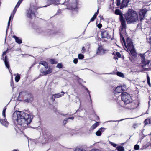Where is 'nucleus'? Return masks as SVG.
I'll return each mask as SVG.
<instances>
[{"instance_id": "nucleus-1", "label": "nucleus", "mask_w": 151, "mask_h": 151, "mask_svg": "<svg viewBox=\"0 0 151 151\" xmlns=\"http://www.w3.org/2000/svg\"><path fill=\"white\" fill-rule=\"evenodd\" d=\"M33 118L32 115L22 111L15 112L12 116L13 119L16 120L17 124L22 126L23 129L25 128L30 123Z\"/></svg>"}, {"instance_id": "nucleus-2", "label": "nucleus", "mask_w": 151, "mask_h": 151, "mask_svg": "<svg viewBox=\"0 0 151 151\" xmlns=\"http://www.w3.org/2000/svg\"><path fill=\"white\" fill-rule=\"evenodd\" d=\"M66 2L65 4L66 5L67 9H75L77 7L78 1L77 0H65ZM51 4H54L57 5L59 3V2H63L64 0H49Z\"/></svg>"}, {"instance_id": "nucleus-3", "label": "nucleus", "mask_w": 151, "mask_h": 151, "mask_svg": "<svg viewBox=\"0 0 151 151\" xmlns=\"http://www.w3.org/2000/svg\"><path fill=\"white\" fill-rule=\"evenodd\" d=\"M115 13L116 15H119L120 20L121 22V25L120 27V35L122 36V34H125L126 29V21L124 17V15L119 9H116L115 10Z\"/></svg>"}, {"instance_id": "nucleus-4", "label": "nucleus", "mask_w": 151, "mask_h": 151, "mask_svg": "<svg viewBox=\"0 0 151 151\" xmlns=\"http://www.w3.org/2000/svg\"><path fill=\"white\" fill-rule=\"evenodd\" d=\"M124 19L128 24H129L137 21L138 15L135 12H129L124 15Z\"/></svg>"}, {"instance_id": "nucleus-5", "label": "nucleus", "mask_w": 151, "mask_h": 151, "mask_svg": "<svg viewBox=\"0 0 151 151\" xmlns=\"http://www.w3.org/2000/svg\"><path fill=\"white\" fill-rule=\"evenodd\" d=\"M118 97L121 98L122 101L125 104H129L132 101V99L130 96L125 92L121 93V96H118Z\"/></svg>"}, {"instance_id": "nucleus-6", "label": "nucleus", "mask_w": 151, "mask_h": 151, "mask_svg": "<svg viewBox=\"0 0 151 151\" xmlns=\"http://www.w3.org/2000/svg\"><path fill=\"white\" fill-rule=\"evenodd\" d=\"M37 8L34 6H31L30 8L27 10L26 15L27 17L31 18L32 16H35V12Z\"/></svg>"}, {"instance_id": "nucleus-7", "label": "nucleus", "mask_w": 151, "mask_h": 151, "mask_svg": "<svg viewBox=\"0 0 151 151\" xmlns=\"http://www.w3.org/2000/svg\"><path fill=\"white\" fill-rule=\"evenodd\" d=\"M23 0H19L18 2L16 5L15 8H14V10L12 14H11L9 20V21L8 23V26L7 27V30H8V28L9 27L10 24V20L11 19V17L12 16L13 17L14 14L16 13L17 8L19 6L21 3L22 2ZM7 32V30H6V32Z\"/></svg>"}, {"instance_id": "nucleus-8", "label": "nucleus", "mask_w": 151, "mask_h": 151, "mask_svg": "<svg viewBox=\"0 0 151 151\" xmlns=\"http://www.w3.org/2000/svg\"><path fill=\"white\" fill-rule=\"evenodd\" d=\"M139 55L141 57L142 63V66L143 67L144 66H146L150 62V61L149 60H147L145 59V54H140Z\"/></svg>"}, {"instance_id": "nucleus-9", "label": "nucleus", "mask_w": 151, "mask_h": 151, "mask_svg": "<svg viewBox=\"0 0 151 151\" xmlns=\"http://www.w3.org/2000/svg\"><path fill=\"white\" fill-rule=\"evenodd\" d=\"M147 12V10L146 9H144L142 10H140L139 11V14L140 20L141 21L143 19Z\"/></svg>"}, {"instance_id": "nucleus-10", "label": "nucleus", "mask_w": 151, "mask_h": 151, "mask_svg": "<svg viewBox=\"0 0 151 151\" xmlns=\"http://www.w3.org/2000/svg\"><path fill=\"white\" fill-rule=\"evenodd\" d=\"M125 90V88L124 86H117L115 89V91L117 93H115V96H117V93H120L122 91H124Z\"/></svg>"}, {"instance_id": "nucleus-11", "label": "nucleus", "mask_w": 151, "mask_h": 151, "mask_svg": "<svg viewBox=\"0 0 151 151\" xmlns=\"http://www.w3.org/2000/svg\"><path fill=\"white\" fill-rule=\"evenodd\" d=\"M101 35L102 38H110V37L109 35V33L107 30H104L101 31Z\"/></svg>"}, {"instance_id": "nucleus-12", "label": "nucleus", "mask_w": 151, "mask_h": 151, "mask_svg": "<svg viewBox=\"0 0 151 151\" xmlns=\"http://www.w3.org/2000/svg\"><path fill=\"white\" fill-rule=\"evenodd\" d=\"M125 45L127 49H132L134 47V46L132 42L130 40H127V45L125 43Z\"/></svg>"}, {"instance_id": "nucleus-13", "label": "nucleus", "mask_w": 151, "mask_h": 151, "mask_svg": "<svg viewBox=\"0 0 151 151\" xmlns=\"http://www.w3.org/2000/svg\"><path fill=\"white\" fill-rule=\"evenodd\" d=\"M106 51L102 47L100 46L97 50L96 54L98 55H102L105 53Z\"/></svg>"}, {"instance_id": "nucleus-14", "label": "nucleus", "mask_w": 151, "mask_h": 151, "mask_svg": "<svg viewBox=\"0 0 151 151\" xmlns=\"http://www.w3.org/2000/svg\"><path fill=\"white\" fill-rule=\"evenodd\" d=\"M40 73L43 74L44 75H46L52 72V69L49 68L47 70H44L42 69H40Z\"/></svg>"}, {"instance_id": "nucleus-15", "label": "nucleus", "mask_w": 151, "mask_h": 151, "mask_svg": "<svg viewBox=\"0 0 151 151\" xmlns=\"http://www.w3.org/2000/svg\"><path fill=\"white\" fill-rule=\"evenodd\" d=\"M129 2V0H123L120 6V9H122L126 7L128 5V4Z\"/></svg>"}, {"instance_id": "nucleus-16", "label": "nucleus", "mask_w": 151, "mask_h": 151, "mask_svg": "<svg viewBox=\"0 0 151 151\" xmlns=\"http://www.w3.org/2000/svg\"><path fill=\"white\" fill-rule=\"evenodd\" d=\"M33 96L31 94H29L28 95V97L27 99H25L24 101L26 102L29 103L31 102L33 100Z\"/></svg>"}, {"instance_id": "nucleus-17", "label": "nucleus", "mask_w": 151, "mask_h": 151, "mask_svg": "<svg viewBox=\"0 0 151 151\" xmlns=\"http://www.w3.org/2000/svg\"><path fill=\"white\" fill-rule=\"evenodd\" d=\"M105 129L104 128H100L98 131L96 133V134L97 136H100L101 134V133L103 132L105 130Z\"/></svg>"}, {"instance_id": "nucleus-18", "label": "nucleus", "mask_w": 151, "mask_h": 151, "mask_svg": "<svg viewBox=\"0 0 151 151\" xmlns=\"http://www.w3.org/2000/svg\"><path fill=\"white\" fill-rule=\"evenodd\" d=\"M0 122L2 125L6 127H7L8 125V123L6 119H0Z\"/></svg>"}, {"instance_id": "nucleus-19", "label": "nucleus", "mask_w": 151, "mask_h": 151, "mask_svg": "<svg viewBox=\"0 0 151 151\" xmlns=\"http://www.w3.org/2000/svg\"><path fill=\"white\" fill-rule=\"evenodd\" d=\"M4 62L5 63V66L7 67V68L9 69V65L8 62V60L7 59V56H5V58L4 60Z\"/></svg>"}, {"instance_id": "nucleus-20", "label": "nucleus", "mask_w": 151, "mask_h": 151, "mask_svg": "<svg viewBox=\"0 0 151 151\" xmlns=\"http://www.w3.org/2000/svg\"><path fill=\"white\" fill-rule=\"evenodd\" d=\"M39 63L43 65L46 69L48 68V65L47 63L45 61H41L39 62Z\"/></svg>"}, {"instance_id": "nucleus-21", "label": "nucleus", "mask_w": 151, "mask_h": 151, "mask_svg": "<svg viewBox=\"0 0 151 151\" xmlns=\"http://www.w3.org/2000/svg\"><path fill=\"white\" fill-rule=\"evenodd\" d=\"M65 93L63 91H62L60 93L55 94L56 98H59L64 96Z\"/></svg>"}, {"instance_id": "nucleus-22", "label": "nucleus", "mask_w": 151, "mask_h": 151, "mask_svg": "<svg viewBox=\"0 0 151 151\" xmlns=\"http://www.w3.org/2000/svg\"><path fill=\"white\" fill-rule=\"evenodd\" d=\"M13 37L14 38L16 42L19 44H20L22 42V40L21 39H19L18 37H17L15 36H13Z\"/></svg>"}, {"instance_id": "nucleus-23", "label": "nucleus", "mask_w": 151, "mask_h": 151, "mask_svg": "<svg viewBox=\"0 0 151 151\" xmlns=\"http://www.w3.org/2000/svg\"><path fill=\"white\" fill-rule=\"evenodd\" d=\"M139 104V103L138 101H136L135 103H132L131 104V108L132 109H134L136 108L138 106Z\"/></svg>"}, {"instance_id": "nucleus-24", "label": "nucleus", "mask_w": 151, "mask_h": 151, "mask_svg": "<svg viewBox=\"0 0 151 151\" xmlns=\"http://www.w3.org/2000/svg\"><path fill=\"white\" fill-rule=\"evenodd\" d=\"M99 125V123L98 122H96L91 127V129L92 130H93L96 128L97 126Z\"/></svg>"}, {"instance_id": "nucleus-25", "label": "nucleus", "mask_w": 151, "mask_h": 151, "mask_svg": "<svg viewBox=\"0 0 151 151\" xmlns=\"http://www.w3.org/2000/svg\"><path fill=\"white\" fill-rule=\"evenodd\" d=\"M129 51L132 55L134 56H136V53L134 48V47L132 48V49H129Z\"/></svg>"}, {"instance_id": "nucleus-26", "label": "nucleus", "mask_w": 151, "mask_h": 151, "mask_svg": "<svg viewBox=\"0 0 151 151\" xmlns=\"http://www.w3.org/2000/svg\"><path fill=\"white\" fill-rule=\"evenodd\" d=\"M145 125L147 124L148 123L151 124V117L149 119H146L144 121Z\"/></svg>"}, {"instance_id": "nucleus-27", "label": "nucleus", "mask_w": 151, "mask_h": 151, "mask_svg": "<svg viewBox=\"0 0 151 151\" xmlns=\"http://www.w3.org/2000/svg\"><path fill=\"white\" fill-rule=\"evenodd\" d=\"M26 92L25 91H22L19 93V97H22L23 96H25Z\"/></svg>"}, {"instance_id": "nucleus-28", "label": "nucleus", "mask_w": 151, "mask_h": 151, "mask_svg": "<svg viewBox=\"0 0 151 151\" xmlns=\"http://www.w3.org/2000/svg\"><path fill=\"white\" fill-rule=\"evenodd\" d=\"M116 148L118 151H124V149L123 147L118 146L116 147Z\"/></svg>"}, {"instance_id": "nucleus-29", "label": "nucleus", "mask_w": 151, "mask_h": 151, "mask_svg": "<svg viewBox=\"0 0 151 151\" xmlns=\"http://www.w3.org/2000/svg\"><path fill=\"white\" fill-rule=\"evenodd\" d=\"M20 76L18 74L15 77V81L17 82H18L20 79Z\"/></svg>"}, {"instance_id": "nucleus-30", "label": "nucleus", "mask_w": 151, "mask_h": 151, "mask_svg": "<svg viewBox=\"0 0 151 151\" xmlns=\"http://www.w3.org/2000/svg\"><path fill=\"white\" fill-rule=\"evenodd\" d=\"M117 74L118 76H119L122 78L124 77V74L121 72H117Z\"/></svg>"}, {"instance_id": "nucleus-31", "label": "nucleus", "mask_w": 151, "mask_h": 151, "mask_svg": "<svg viewBox=\"0 0 151 151\" xmlns=\"http://www.w3.org/2000/svg\"><path fill=\"white\" fill-rule=\"evenodd\" d=\"M6 109V106L4 108L3 112H2V115L4 117H5V111Z\"/></svg>"}, {"instance_id": "nucleus-32", "label": "nucleus", "mask_w": 151, "mask_h": 151, "mask_svg": "<svg viewBox=\"0 0 151 151\" xmlns=\"http://www.w3.org/2000/svg\"><path fill=\"white\" fill-rule=\"evenodd\" d=\"M147 41L148 42L150 43L151 44V37L150 36H148L147 37Z\"/></svg>"}, {"instance_id": "nucleus-33", "label": "nucleus", "mask_w": 151, "mask_h": 151, "mask_svg": "<svg viewBox=\"0 0 151 151\" xmlns=\"http://www.w3.org/2000/svg\"><path fill=\"white\" fill-rule=\"evenodd\" d=\"M147 83L148 84V85L150 87V86H151V84H150V78L148 75H147Z\"/></svg>"}, {"instance_id": "nucleus-34", "label": "nucleus", "mask_w": 151, "mask_h": 151, "mask_svg": "<svg viewBox=\"0 0 151 151\" xmlns=\"http://www.w3.org/2000/svg\"><path fill=\"white\" fill-rule=\"evenodd\" d=\"M50 61L51 64H54L57 63V62L54 59H51L50 60Z\"/></svg>"}, {"instance_id": "nucleus-35", "label": "nucleus", "mask_w": 151, "mask_h": 151, "mask_svg": "<svg viewBox=\"0 0 151 151\" xmlns=\"http://www.w3.org/2000/svg\"><path fill=\"white\" fill-rule=\"evenodd\" d=\"M84 55L81 54H79L78 55V58L80 59H82L83 58Z\"/></svg>"}, {"instance_id": "nucleus-36", "label": "nucleus", "mask_w": 151, "mask_h": 151, "mask_svg": "<svg viewBox=\"0 0 151 151\" xmlns=\"http://www.w3.org/2000/svg\"><path fill=\"white\" fill-rule=\"evenodd\" d=\"M62 65L61 63H58V64L57 65V67H58L59 68H62Z\"/></svg>"}, {"instance_id": "nucleus-37", "label": "nucleus", "mask_w": 151, "mask_h": 151, "mask_svg": "<svg viewBox=\"0 0 151 151\" xmlns=\"http://www.w3.org/2000/svg\"><path fill=\"white\" fill-rule=\"evenodd\" d=\"M134 148L136 150H138L139 148V146L138 145H136L134 146Z\"/></svg>"}, {"instance_id": "nucleus-38", "label": "nucleus", "mask_w": 151, "mask_h": 151, "mask_svg": "<svg viewBox=\"0 0 151 151\" xmlns=\"http://www.w3.org/2000/svg\"><path fill=\"white\" fill-rule=\"evenodd\" d=\"M110 143L114 147H116V146L117 145L115 143H113L112 142H110Z\"/></svg>"}, {"instance_id": "nucleus-39", "label": "nucleus", "mask_w": 151, "mask_h": 151, "mask_svg": "<svg viewBox=\"0 0 151 151\" xmlns=\"http://www.w3.org/2000/svg\"><path fill=\"white\" fill-rule=\"evenodd\" d=\"M55 98H56V97H55V94L52 95L51 99L53 101H55Z\"/></svg>"}, {"instance_id": "nucleus-40", "label": "nucleus", "mask_w": 151, "mask_h": 151, "mask_svg": "<svg viewBox=\"0 0 151 151\" xmlns=\"http://www.w3.org/2000/svg\"><path fill=\"white\" fill-rule=\"evenodd\" d=\"M120 0H117L116 5L118 6H119L120 4Z\"/></svg>"}, {"instance_id": "nucleus-41", "label": "nucleus", "mask_w": 151, "mask_h": 151, "mask_svg": "<svg viewBox=\"0 0 151 151\" xmlns=\"http://www.w3.org/2000/svg\"><path fill=\"white\" fill-rule=\"evenodd\" d=\"M139 124H134L133 125V127L135 129L139 126Z\"/></svg>"}, {"instance_id": "nucleus-42", "label": "nucleus", "mask_w": 151, "mask_h": 151, "mask_svg": "<svg viewBox=\"0 0 151 151\" xmlns=\"http://www.w3.org/2000/svg\"><path fill=\"white\" fill-rule=\"evenodd\" d=\"M68 119H67V118H65L64 119L63 122V124L65 125L67 122V120Z\"/></svg>"}, {"instance_id": "nucleus-43", "label": "nucleus", "mask_w": 151, "mask_h": 151, "mask_svg": "<svg viewBox=\"0 0 151 151\" xmlns=\"http://www.w3.org/2000/svg\"><path fill=\"white\" fill-rule=\"evenodd\" d=\"M78 60L77 58L74 59L73 60V63L75 64H76L77 63H78Z\"/></svg>"}, {"instance_id": "nucleus-44", "label": "nucleus", "mask_w": 151, "mask_h": 151, "mask_svg": "<svg viewBox=\"0 0 151 151\" xmlns=\"http://www.w3.org/2000/svg\"><path fill=\"white\" fill-rule=\"evenodd\" d=\"M75 151H85V150L81 149H76Z\"/></svg>"}, {"instance_id": "nucleus-45", "label": "nucleus", "mask_w": 151, "mask_h": 151, "mask_svg": "<svg viewBox=\"0 0 151 151\" xmlns=\"http://www.w3.org/2000/svg\"><path fill=\"white\" fill-rule=\"evenodd\" d=\"M116 55L117 56V57H118L120 58L121 57V54L119 52H117L116 53Z\"/></svg>"}, {"instance_id": "nucleus-46", "label": "nucleus", "mask_w": 151, "mask_h": 151, "mask_svg": "<svg viewBox=\"0 0 151 151\" xmlns=\"http://www.w3.org/2000/svg\"><path fill=\"white\" fill-rule=\"evenodd\" d=\"M81 51H82V53H84L85 52V49L84 48V47H83L82 48V49L81 50Z\"/></svg>"}, {"instance_id": "nucleus-47", "label": "nucleus", "mask_w": 151, "mask_h": 151, "mask_svg": "<svg viewBox=\"0 0 151 151\" xmlns=\"http://www.w3.org/2000/svg\"><path fill=\"white\" fill-rule=\"evenodd\" d=\"M95 19L96 18L94 17H93L91 19L90 22L94 21Z\"/></svg>"}, {"instance_id": "nucleus-48", "label": "nucleus", "mask_w": 151, "mask_h": 151, "mask_svg": "<svg viewBox=\"0 0 151 151\" xmlns=\"http://www.w3.org/2000/svg\"><path fill=\"white\" fill-rule=\"evenodd\" d=\"M52 138V137L51 136H49V137L48 141L49 142L52 139H51V138Z\"/></svg>"}, {"instance_id": "nucleus-49", "label": "nucleus", "mask_w": 151, "mask_h": 151, "mask_svg": "<svg viewBox=\"0 0 151 151\" xmlns=\"http://www.w3.org/2000/svg\"><path fill=\"white\" fill-rule=\"evenodd\" d=\"M7 50L6 51H4L3 52V55H2L3 56L4 55H5L6 54V53L7 52Z\"/></svg>"}, {"instance_id": "nucleus-50", "label": "nucleus", "mask_w": 151, "mask_h": 151, "mask_svg": "<svg viewBox=\"0 0 151 151\" xmlns=\"http://www.w3.org/2000/svg\"><path fill=\"white\" fill-rule=\"evenodd\" d=\"M86 90H87V91H88V93H89V96H90V99H91V96H90V93H89V91L87 89V88H86Z\"/></svg>"}, {"instance_id": "nucleus-51", "label": "nucleus", "mask_w": 151, "mask_h": 151, "mask_svg": "<svg viewBox=\"0 0 151 151\" xmlns=\"http://www.w3.org/2000/svg\"><path fill=\"white\" fill-rule=\"evenodd\" d=\"M102 25L101 24H99L98 25V27L99 28H100L101 27Z\"/></svg>"}, {"instance_id": "nucleus-52", "label": "nucleus", "mask_w": 151, "mask_h": 151, "mask_svg": "<svg viewBox=\"0 0 151 151\" xmlns=\"http://www.w3.org/2000/svg\"><path fill=\"white\" fill-rule=\"evenodd\" d=\"M124 120V119H121L119 121V120H117L116 121H110V122H119V121H122V120Z\"/></svg>"}, {"instance_id": "nucleus-53", "label": "nucleus", "mask_w": 151, "mask_h": 151, "mask_svg": "<svg viewBox=\"0 0 151 151\" xmlns=\"http://www.w3.org/2000/svg\"><path fill=\"white\" fill-rule=\"evenodd\" d=\"M68 119H74V117H70L68 118Z\"/></svg>"}, {"instance_id": "nucleus-54", "label": "nucleus", "mask_w": 151, "mask_h": 151, "mask_svg": "<svg viewBox=\"0 0 151 151\" xmlns=\"http://www.w3.org/2000/svg\"><path fill=\"white\" fill-rule=\"evenodd\" d=\"M97 14H96V13H95L94 14V15L93 16V17H95V18H96V17L97 15Z\"/></svg>"}, {"instance_id": "nucleus-55", "label": "nucleus", "mask_w": 151, "mask_h": 151, "mask_svg": "<svg viewBox=\"0 0 151 151\" xmlns=\"http://www.w3.org/2000/svg\"><path fill=\"white\" fill-rule=\"evenodd\" d=\"M99 4H100L102 1V0H97Z\"/></svg>"}, {"instance_id": "nucleus-56", "label": "nucleus", "mask_w": 151, "mask_h": 151, "mask_svg": "<svg viewBox=\"0 0 151 151\" xmlns=\"http://www.w3.org/2000/svg\"><path fill=\"white\" fill-rule=\"evenodd\" d=\"M91 151H100L98 150H92Z\"/></svg>"}, {"instance_id": "nucleus-57", "label": "nucleus", "mask_w": 151, "mask_h": 151, "mask_svg": "<svg viewBox=\"0 0 151 151\" xmlns=\"http://www.w3.org/2000/svg\"><path fill=\"white\" fill-rule=\"evenodd\" d=\"M114 58L115 60L118 59V58L117 57H114Z\"/></svg>"}, {"instance_id": "nucleus-58", "label": "nucleus", "mask_w": 151, "mask_h": 151, "mask_svg": "<svg viewBox=\"0 0 151 151\" xmlns=\"http://www.w3.org/2000/svg\"><path fill=\"white\" fill-rule=\"evenodd\" d=\"M99 9H98L97 12L96 13V14H97L99 13Z\"/></svg>"}, {"instance_id": "nucleus-59", "label": "nucleus", "mask_w": 151, "mask_h": 151, "mask_svg": "<svg viewBox=\"0 0 151 151\" xmlns=\"http://www.w3.org/2000/svg\"><path fill=\"white\" fill-rule=\"evenodd\" d=\"M7 32H6V34H7Z\"/></svg>"}, {"instance_id": "nucleus-60", "label": "nucleus", "mask_w": 151, "mask_h": 151, "mask_svg": "<svg viewBox=\"0 0 151 151\" xmlns=\"http://www.w3.org/2000/svg\"><path fill=\"white\" fill-rule=\"evenodd\" d=\"M34 65V64H33V65H32V66H33V65Z\"/></svg>"}, {"instance_id": "nucleus-61", "label": "nucleus", "mask_w": 151, "mask_h": 151, "mask_svg": "<svg viewBox=\"0 0 151 151\" xmlns=\"http://www.w3.org/2000/svg\"><path fill=\"white\" fill-rule=\"evenodd\" d=\"M6 38H5V40H6Z\"/></svg>"}, {"instance_id": "nucleus-62", "label": "nucleus", "mask_w": 151, "mask_h": 151, "mask_svg": "<svg viewBox=\"0 0 151 151\" xmlns=\"http://www.w3.org/2000/svg\"><path fill=\"white\" fill-rule=\"evenodd\" d=\"M14 75L15 76L16 75V74H14Z\"/></svg>"}, {"instance_id": "nucleus-63", "label": "nucleus", "mask_w": 151, "mask_h": 151, "mask_svg": "<svg viewBox=\"0 0 151 151\" xmlns=\"http://www.w3.org/2000/svg\"><path fill=\"white\" fill-rule=\"evenodd\" d=\"M123 39L124 40V38H123Z\"/></svg>"}, {"instance_id": "nucleus-64", "label": "nucleus", "mask_w": 151, "mask_h": 151, "mask_svg": "<svg viewBox=\"0 0 151 151\" xmlns=\"http://www.w3.org/2000/svg\"><path fill=\"white\" fill-rule=\"evenodd\" d=\"M49 142V141H48H48H47V142Z\"/></svg>"}]
</instances>
